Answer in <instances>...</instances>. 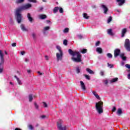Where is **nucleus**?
I'll return each instance as SVG.
<instances>
[{
  "label": "nucleus",
  "instance_id": "f257e3e1",
  "mask_svg": "<svg viewBox=\"0 0 130 130\" xmlns=\"http://www.w3.org/2000/svg\"><path fill=\"white\" fill-rule=\"evenodd\" d=\"M31 7H32L31 4H27L16 10L15 16L17 18V21L19 24H20L22 21V15L20 14L21 11H23V10H27V9H29Z\"/></svg>",
  "mask_w": 130,
  "mask_h": 130
},
{
  "label": "nucleus",
  "instance_id": "f03ea898",
  "mask_svg": "<svg viewBox=\"0 0 130 130\" xmlns=\"http://www.w3.org/2000/svg\"><path fill=\"white\" fill-rule=\"evenodd\" d=\"M69 52L70 54L73 55V56H77V58H72L73 61H75L76 62H81V61H82V55L80 54V52L78 51H73L71 49L69 50Z\"/></svg>",
  "mask_w": 130,
  "mask_h": 130
},
{
  "label": "nucleus",
  "instance_id": "7ed1b4c3",
  "mask_svg": "<svg viewBox=\"0 0 130 130\" xmlns=\"http://www.w3.org/2000/svg\"><path fill=\"white\" fill-rule=\"evenodd\" d=\"M95 108L98 113H102L103 112V102L100 101L96 103Z\"/></svg>",
  "mask_w": 130,
  "mask_h": 130
},
{
  "label": "nucleus",
  "instance_id": "20e7f679",
  "mask_svg": "<svg viewBox=\"0 0 130 130\" xmlns=\"http://www.w3.org/2000/svg\"><path fill=\"white\" fill-rule=\"evenodd\" d=\"M0 73H3V71H4V63H5V60L4 59V54H3V52L1 50H0Z\"/></svg>",
  "mask_w": 130,
  "mask_h": 130
},
{
  "label": "nucleus",
  "instance_id": "39448f33",
  "mask_svg": "<svg viewBox=\"0 0 130 130\" xmlns=\"http://www.w3.org/2000/svg\"><path fill=\"white\" fill-rule=\"evenodd\" d=\"M57 127L59 130H66L67 129V127L63 125V121L61 120H58L57 122Z\"/></svg>",
  "mask_w": 130,
  "mask_h": 130
},
{
  "label": "nucleus",
  "instance_id": "423d86ee",
  "mask_svg": "<svg viewBox=\"0 0 130 130\" xmlns=\"http://www.w3.org/2000/svg\"><path fill=\"white\" fill-rule=\"evenodd\" d=\"M57 49L59 50V53H56V58L57 60H61V58H62V51H61V48L59 46H56Z\"/></svg>",
  "mask_w": 130,
  "mask_h": 130
},
{
  "label": "nucleus",
  "instance_id": "0eeeda50",
  "mask_svg": "<svg viewBox=\"0 0 130 130\" xmlns=\"http://www.w3.org/2000/svg\"><path fill=\"white\" fill-rule=\"evenodd\" d=\"M124 47L127 51H130V42L128 39L125 40Z\"/></svg>",
  "mask_w": 130,
  "mask_h": 130
},
{
  "label": "nucleus",
  "instance_id": "6e6552de",
  "mask_svg": "<svg viewBox=\"0 0 130 130\" xmlns=\"http://www.w3.org/2000/svg\"><path fill=\"white\" fill-rule=\"evenodd\" d=\"M119 53H120V50H119V49H116L114 51V56H115V57H116L117 56H118L119 55Z\"/></svg>",
  "mask_w": 130,
  "mask_h": 130
},
{
  "label": "nucleus",
  "instance_id": "1a4fd4ad",
  "mask_svg": "<svg viewBox=\"0 0 130 130\" xmlns=\"http://www.w3.org/2000/svg\"><path fill=\"white\" fill-rule=\"evenodd\" d=\"M102 8H103V9H104V13L105 14H106L108 11V8H107V7H106V6H105V5H102Z\"/></svg>",
  "mask_w": 130,
  "mask_h": 130
},
{
  "label": "nucleus",
  "instance_id": "9d476101",
  "mask_svg": "<svg viewBox=\"0 0 130 130\" xmlns=\"http://www.w3.org/2000/svg\"><path fill=\"white\" fill-rule=\"evenodd\" d=\"M80 84L82 90H86V86H85V84L84 83V82L83 81H80Z\"/></svg>",
  "mask_w": 130,
  "mask_h": 130
},
{
  "label": "nucleus",
  "instance_id": "9b49d317",
  "mask_svg": "<svg viewBox=\"0 0 130 130\" xmlns=\"http://www.w3.org/2000/svg\"><path fill=\"white\" fill-rule=\"evenodd\" d=\"M27 18L31 23H32V21H33V18L31 17V14L30 13L27 14Z\"/></svg>",
  "mask_w": 130,
  "mask_h": 130
},
{
  "label": "nucleus",
  "instance_id": "f8f14e48",
  "mask_svg": "<svg viewBox=\"0 0 130 130\" xmlns=\"http://www.w3.org/2000/svg\"><path fill=\"white\" fill-rule=\"evenodd\" d=\"M117 3H119V6H122L125 3V0H117Z\"/></svg>",
  "mask_w": 130,
  "mask_h": 130
},
{
  "label": "nucleus",
  "instance_id": "ddd939ff",
  "mask_svg": "<svg viewBox=\"0 0 130 130\" xmlns=\"http://www.w3.org/2000/svg\"><path fill=\"white\" fill-rule=\"evenodd\" d=\"M86 71L89 74H90V75H94V72L89 68L86 69Z\"/></svg>",
  "mask_w": 130,
  "mask_h": 130
},
{
  "label": "nucleus",
  "instance_id": "4468645a",
  "mask_svg": "<svg viewBox=\"0 0 130 130\" xmlns=\"http://www.w3.org/2000/svg\"><path fill=\"white\" fill-rule=\"evenodd\" d=\"M39 18H40V19H41L42 20L46 19V15H43V14L40 15H39Z\"/></svg>",
  "mask_w": 130,
  "mask_h": 130
},
{
  "label": "nucleus",
  "instance_id": "2eb2a0df",
  "mask_svg": "<svg viewBox=\"0 0 130 130\" xmlns=\"http://www.w3.org/2000/svg\"><path fill=\"white\" fill-rule=\"evenodd\" d=\"M107 32H108V34H109V35H111V36H113V35H114L113 32H112V29H108Z\"/></svg>",
  "mask_w": 130,
  "mask_h": 130
},
{
  "label": "nucleus",
  "instance_id": "dca6fc26",
  "mask_svg": "<svg viewBox=\"0 0 130 130\" xmlns=\"http://www.w3.org/2000/svg\"><path fill=\"white\" fill-rule=\"evenodd\" d=\"M125 33H126V28H123L122 30L121 37H124V34H125Z\"/></svg>",
  "mask_w": 130,
  "mask_h": 130
},
{
  "label": "nucleus",
  "instance_id": "f3484780",
  "mask_svg": "<svg viewBox=\"0 0 130 130\" xmlns=\"http://www.w3.org/2000/svg\"><path fill=\"white\" fill-rule=\"evenodd\" d=\"M92 93H93V95H94V96L96 97V98L97 99H100V97L99 96V95H98L97 92H96V91H92Z\"/></svg>",
  "mask_w": 130,
  "mask_h": 130
},
{
  "label": "nucleus",
  "instance_id": "a211bd4d",
  "mask_svg": "<svg viewBox=\"0 0 130 130\" xmlns=\"http://www.w3.org/2000/svg\"><path fill=\"white\" fill-rule=\"evenodd\" d=\"M118 81V78H115L110 80L111 83H115V82H117Z\"/></svg>",
  "mask_w": 130,
  "mask_h": 130
},
{
  "label": "nucleus",
  "instance_id": "6ab92c4d",
  "mask_svg": "<svg viewBox=\"0 0 130 130\" xmlns=\"http://www.w3.org/2000/svg\"><path fill=\"white\" fill-rule=\"evenodd\" d=\"M58 10H59V8H58V7H55L53 9V13H54V14H55L56 13H57V12L58 11Z\"/></svg>",
  "mask_w": 130,
  "mask_h": 130
},
{
  "label": "nucleus",
  "instance_id": "aec40b11",
  "mask_svg": "<svg viewBox=\"0 0 130 130\" xmlns=\"http://www.w3.org/2000/svg\"><path fill=\"white\" fill-rule=\"evenodd\" d=\"M21 28L22 31H28V29H27V28H25V25H24V24L21 25Z\"/></svg>",
  "mask_w": 130,
  "mask_h": 130
},
{
  "label": "nucleus",
  "instance_id": "412c9836",
  "mask_svg": "<svg viewBox=\"0 0 130 130\" xmlns=\"http://www.w3.org/2000/svg\"><path fill=\"white\" fill-rule=\"evenodd\" d=\"M96 52L99 53H102V48L100 47L96 48Z\"/></svg>",
  "mask_w": 130,
  "mask_h": 130
},
{
  "label": "nucleus",
  "instance_id": "4be33fe9",
  "mask_svg": "<svg viewBox=\"0 0 130 130\" xmlns=\"http://www.w3.org/2000/svg\"><path fill=\"white\" fill-rule=\"evenodd\" d=\"M120 56L123 60H126V57L124 56V54H121Z\"/></svg>",
  "mask_w": 130,
  "mask_h": 130
},
{
  "label": "nucleus",
  "instance_id": "5701e85b",
  "mask_svg": "<svg viewBox=\"0 0 130 130\" xmlns=\"http://www.w3.org/2000/svg\"><path fill=\"white\" fill-rule=\"evenodd\" d=\"M121 113H122V110H121V109L120 108L118 109V110L117 111V114L119 115L120 114H121Z\"/></svg>",
  "mask_w": 130,
  "mask_h": 130
},
{
  "label": "nucleus",
  "instance_id": "b1692460",
  "mask_svg": "<svg viewBox=\"0 0 130 130\" xmlns=\"http://www.w3.org/2000/svg\"><path fill=\"white\" fill-rule=\"evenodd\" d=\"M15 78H16L17 82H18L19 85H22V82L21 81V80H20V79H19V78H17L16 76H15Z\"/></svg>",
  "mask_w": 130,
  "mask_h": 130
},
{
  "label": "nucleus",
  "instance_id": "393cba45",
  "mask_svg": "<svg viewBox=\"0 0 130 130\" xmlns=\"http://www.w3.org/2000/svg\"><path fill=\"white\" fill-rule=\"evenodd\" d=\"M83 17L85 19H89V16H88V15L86 13H84L83 14Z\"/></svg>",
  "mask_w": 130,
  "mask_h": 130
},
{
  "label": "nucleus",
  "instance_id": "a878e982",
  "mask_svg": "<svg viewBox=\"0 0 130 130\" xmlns=\"http://www.w3.org/2000/svg\"><path fill=\"white\" fill-rule=\"evenodd\" d=\"M111 21H112V17L111 16H110L108 19V23H110Z\"/></svg>",
  "mask_w": 130,
  "mask_h": 130
},
{
  "label": "nucleus",
  "instance_id": "bb28decb",
  "mask_svg": "<svg viewBox=\"0 0 130 130\" xmlns=\"http://www.w3.org/2000/svg\"><path fill=\"white\" fill-rule=\"evenodd\" d=\"M32 100H33V97L32 96V95H29V102H31V101H32Z\"/></svg>",
  "mask_w": 130,
  "mask_h": 130
},
{
  "label": "nucleus",
  "instance_id": "cd10ccee",
  "mask_svg": "<svg viewBox=\"0 0 130 130\" xmlns=\"http://www.w3.org/2000/svg\"><path fill=\"white\" fill-rule=\"evenodd\" d=\"M24 0H16V4H21V3H23Z\"/></svg>",
  "mask_w": 130,
  "mask_h": 130
},
{
  "label": "nucleus",
  "instance_id": "c85d7f7f",
  "mask_svg": "<svg viewBox=\"0 0 130 130\" xmlns=\"http://www.w3.org/2000/svg\"><path fill=\"white\" fill-rule=\"evenodd\" d=\"M69 28H66L64 29L63 30V32L64 33H68V32H69Z\"/></svg>",
  "mask_w": 130,
  "mask_h": 130
},
{
  "label": "nucleus",
  "instance_id": "c756f323",
  "mask_svg": "<svg viewBox=\"0 0 130 130\" xmlns=\"http://www.w3.org/2000/svg\"><path fill=\"white\" fill-rule=\"evenodd\" d=\"M63 44H64V45H68V40H64L63 42Z\"/></svg>",
  "mask_w": 130,
  "mask_h": 130
},
{
  "label": "nucleus",
  "instance_id": "7c9ffc66",
  "mask_svg": "<svg viewBox=\"0 0 130 130\" xmlns=\"http://www.w3.org/2000/svg\"><path fill=\"white\" fill-rule=\"evenodd\" d=\"M50 29V27L49 26H46L44 27V30L45 31H47V30H49Z\"/></svg>",
  "mask_w": 130,
  "mask_h": 130
},
{
  "label": "nucleus",
  "instance_id": "2f4dec72",
  "mask_svg": "<svg viewBox=\"0 0 130 130\" xmlns=\"http://www.w3.org/2000/svg\"><path fill=\"white\" fill-rule=\"evenodd\" d=\"M107 55L109 58H111V57H112V54H111V53H108Z\"/></svg>",
  "mask_w": 130,
  "mask_h": 130
},
{
  "label": "nucleus",
  "instance_id": "473e14b6",
  "mask_svg": "<svg viewBox=\"0 0 130 130\" xmlns=\"http://www.w3.org/2000/svg\"><path fill=\"white\" fill-rule=\"evenodd\" d=\"M82 53H86L87 52V50L86 49H83L81 51Z\"/></svg>",
  "mask_w": 130,
  "mask_h": 130
},
{
  "label": "nucleus",
  "instance_id": "72a5a7b5",
  "mask_svg": "<svg viewBox=\"0 0 130 130\" xmlns=\"http://www.w3.org/2000/svg\"><path fill=\"white\" fill-rule=\"evenodd\" d=\"M86 79H87V80H90V76L88 75H84Z\"/></svg>",
  "mask_w": 130,
  "mask_h": 130
},
{
  "label": "nucleus",
  "instance_id": "f704fd0d",
  "mask_svg": "<svg viewBox=\"0 0 130 130\" xmlns=\"http://www.w3.org/2000/svg\"><path fill=\"white\" fill-rule=\"evenodd\" d=\"M59 13H60L61 14L63 13V10L62 9V8H60L59 10Z\"/></svg>",
  "mask_w": 130,
  "mask_h": 130
},
{
  "label": "nucleus",
  "instance_id": "c9c22d12",
  "mask_svg": "<svg viewBox=\"0 0 130 130\" xmlns=\"http://www.w3.org/2000/svg\"><path fill=\"white\" fill-rule=\"evenodd\" d=\"M76 72L77 73V74H79L80 73V68L79 67H77L76 68Z\"/></svg>",
  "mask_w": 130,
  "mask_h": 130
},
{
  "label": "nucleus",
  "instance_id": "e433bc0d",
  "mask_svg": "<svg viewBox=\"0 0 130 130\" xmlns=\"http://www.w3.org/2000/svg\"><path fill=\"white\" fill-rule=\"evenodd\" d=\"M108 67H109V68H110L111 69L113 68V65H112L111 64H109V63H108Z\"/></svg>",
  "mask_w": 130,
  "mask_h": 130
},
{
  "label": "nucleus",
  "instance_id": "4c0bfd02",
  "mask_svg": "<svg viewBox=\"0 0 130 130\" xmlns=\"http://www.w3.org/2000/svg\"><path fill=\"white\" fill-rule=\"evenodd\" d=\"M28 2H30L31 3H37V1L36 0H28Z\"/></svg>",
  "mask_w": 130,
  "mask_h": 130
},
{
  "label": "nucleus",
  "instance_id": "58836bf2",
  "mask_svg": "<svg viewBox=\"0 0 130 130\" xmlns=\"http://www.w3.org/2000/svg\"><path fill=\"white\" fill-rule=\"evenodd\" d=\"M100 44V41H98L96 43H95V46H99V45Z\"/></svg>",
  "mask_w": 130,
  "mask_h": 130
},
{
  "label": "nucleus",
  "instance_id": "ea45409f",
  "mask_svg": "<svg viewBox=\"0 0 130 130\" xmlns=\"http://www.w3.org/2000/svg\"><path fill=\"white\" fill-rule=\"evenodd\" d=\"M104 82L105 84H106V85H107V84H108V80H107V79H105V80H104Z\"/></svg>",
  "mask_w": 130,
  "mask_h": 130
},
{
  "label": "nucleus",
  "instance_id": "a19ab883",
  "mask_svg": "<svg viewBox=\"0 0 130 130\" xmlns=\"http://www.w3.org/2000/svg\"><path fill=\"white\" fill-rule=\"evenodd\" d=\"M28 128H29V129H33V126H32V125H29Z\"/></svg>",
  "mask_w": 130,
  "mask_h": 130
},
{
  "label": "nucleus",
  "instance_id": "79ce46f5",
  "mask_svg": "<svg viewBox=\"0 0 130 130\" xmlns=\"http://www.w3.org/2000/svg\"><path fill=\"white\" fill-rule=\"evenodd\" d=\"M35 106L36 108V109H38V106L37 105V104H36V103H35Z\"/></svg>",
  "mask_w": 130,
  "mask_h": 130
},
{
  "label": "nucleus",
  "instance_id": "37998d69",
  "mask_svg": "<svg viewBox=\"0 0 130 130\" xmlns=\"http://www.w3.org/2000/svg\"><path fill=\"white\" fill-rule=\"evenodd\" d=\"M101 76H104V72L103 71H101L100 72Z\"/></svg>",
  "mask_w": 130,
  "mask_h": 130
},
{
  "label": "nucleus",
  "instance_id": "c03bdc74",
  "mask_svg": "<svg viewBox=\"0 0 130 130\" xmlns=\"http://www.w3.org/2000/svg\"><path fill=\"white\" fill-rule=\"evenodd\" d=\"M44 107H47V104L45 102L43 103Z\"/></svg>",
  "mask_w": 130,
  "mask_h": 130
},
{
  "label": "nucleus",
  "instance_id": "a18cd8bd",
  "mask_svg": "<svg viewBox=\"0 0 130 130\" xmlns=\"http://www.w3.org/2000/svg\"><path fill=\"white\" fill-rule=\"evenodd\" d=\"M115 110H116V108H115V107H114L113 108V109H112V111L113 112H114V111H115Z\"/></svg>",
  "mask_w": 130,
  "mask_h": 130
},
{
  "label": "nucleus",
  "instance_id": "49530a36",
  "mask_svg": "<svg viewBox=\"0 0 130 130\" xmlns=\"http://www.w3.org/2000/svg\"><path fill=\"white\" fill-rule=\"evenodd\" d=\"M12 46L13 47H15L16 46V43H13L12 44Z\"/></svg>",
  "mask_w": 130,
  "mask_h": 130
},
{
  "label": "nucleus",
  "instance_id": "de8ad7c7",
  "mask_svg": "<svg viewBox=\"0 0 130 130\" xmlns=\"http://www.w3.org/2000/svg\"><path fill=\"white\" fill-rule=\"evenodd\" d=\"M43 10V7H40L39 12H41Z\"/></svg>",
  "mask_w": 130,
  "mask_h": 130
},
{
  "label": "nucleus",
  "instance_id": "09e8293b",
  "mask_svg": "<svg viewBox=\"0 0 130 130\" xmlns=\"http://www.w3.org/2000/svg\"><path fill=\"white\" fill-rule=\"evenodd\" d=\"M21 55H24V54H25V51H23L21 52Z\"/></svg>",
  "mask_w": 130,
  "mask_h": 130
},
{
  "label": "nucleus",
  "instance_id": "8fccbe9b",
  "mask_svg": "<svg viewBox=\"0 0 130 130\" xmlns=\"http://www.w3.org/2000/svg\"><path fill=\"white\" fill-rule=\"evenodd\" d=\"M29 59H28L27 58H25V61L26 62H28V61H29Z\"/></svg>",
  "mask_w": 130,
  "mask_h": 130
},
{
  "label": "nucleus",
  "instance_id": "3c124183",
  "mask_svg": "<svg viewBox=\"0 0 130 130\" xmlns=\"http://www.w3.org/2000/svg\"><path fill=\"white\" fill-rule=\"evenodd\" d=\"M127 78L130 80V73L127 75Z\"/></svg>",
  "mask_w": 130,
  "mask_h": 130
},
{
  "label": "nucleus",
  "instance_id": "603ef678",
  "mask_svg": "<svg viewBox=\"0 0 130 130\" xmlns=\"http://www.w3.org/2000/svg\"><path fill=\"white\" fill-rule=\"evenodd\" d=\"M78 37L80 39H82V38H83V37L81 35L79 36Z\"/></svg>",
  "mask_w": 130,
  "mask_h": 130
},
{
  "label": "nucleus",
  "instance_id": "864d4df0",
  "mask_svg": "<svg viewBox=\"0 0 130 130\" xmlns=\"http://www.w3.org/2000/svg\"><path fill=\"white\" fill-rule=\"evenodd\" d=\"M41 117L42 118H45L46 116H45V115H42V116H41Z\"/></svg>",
  "mask_w": 130,
  "mask_h": 130
},
{
  "label": "nucleus",
  "instance_id": "5fc2aeb1",
  "mask_svg": "<svg viewBox=\"0 0 130 130\" xmlns=\"http://www.w3.org/2000/svg\"><path fill=\"white\" fill-rule=\"evenodd\" d=\"M45 58L47 60L48 59V57L47 56H45Z\"/></svg>",
  "mask_w": 130,
  "mask_h": 130
},
{
  "label": "nucleus",
  "instance_id": "6e6d98bb",
  "mask_svg": "<svg viewBox=\"0 0 130 130\" xmlns=\"http://www.w3.org/2000/svg\"><path fill=\"white\" fill-rule=\"evenodd\" d=\"M38 74H39L40 76H41L42 75V73H40V72H38Z\"/></svg>",
  "mask_w": 130,
  "mask_h": 130
},
{
  "label": "nucleus",
  "instance_id": "4d7b16f0",
  "mask_svg": "<svg viewBox=\"0 0 130 130\" xmlns=\"http://www.w3.org/2000/svg\"><path fill=\"white\" fill-rule=\"evenodd\" d=\"M27 73H31V70H28V71H27Z\"/></svg>",
  "mask_w": 130,
  "mask_h": 130
},
{
  "label": "nucleus",
  "instance_id": "13d9d810",
  "mask_svg": "<svg viewBox=\"0 0 130 130\" xmlns=\"http://www.w3.org/2000/svg\"><path fill=\"white\" fill-rule=\"evenodd\" d=\"M46 22H47V23H50V20H47Z\"/></svg>",
  "mask_w": 130,
  "mask_h": 130
},
{
  "label": "nucleus",
  "instance_id": "bf43d9fd",
  "mask_svg": "<svg viewBox=\"0 0 130 130\" xmlns=\"http://www.w3.org/2000/svg\"><path fill=\"white\" fill-rule=\"evenodd\" d=\"M5 54H8V52H7V51H5Z\"/></svg>",
  "mask_w": 130,
  "mask_h": 130
},
{
  "label": "nucleus",
  "instance_id": "052dcab7",
  "mask_svg": "<svg viewBox=\"0 0 130 130\" xmlns=\"http://www.w3.org/2000/svg\"><path fill=\"white\" fill-rule=\"evenodd\" d=\"M43 2H46V1H45V0H43Z\"/></svg>",
  "mask_w": 130,
  "mask_h": 130
},
{
  "label": "nucleus",
  "instance_id": "680f3d73",
  "mask_svg": "<svg viewBox=\"0 0 130 130\" xmlns=\"http://www.w3.org/2000/svg\"><path fill=\"white\" fill-rule=\"evenodd\" d=\"M32 36H33V37L34 38V34H32Z\"/></svg>",
  "mask_w": 130,
  "mask_h": 130
}]
</instances>
